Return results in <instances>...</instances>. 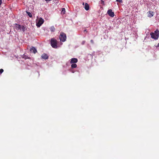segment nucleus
<instances>
[{"instance_id": "obj_22", "label": "nucleus", "mask_w": 159, "mask_h": 159, "mask_svg": "<svg viewBox=\"0 0 159 159\" xmlns=\"http://www.w3.org/2000/svg\"><path fill=\"white\" fill-rule=\"evenodd\" d=\"M65 11V8H63V9H62V11Z\"/></svg>"}, {"instance_id": "obj_19", "label": "nucleus", "mask_w": 159, "mask_h": 159, "mask_svg": "<svg viewBox=\"0 0 159 159\" xmlns=\"http://www.w3.org/2000/svg\"><path fill=\"white\" fill-rule=\"evenodd\" d=\"M116 1L119 2H122V0H116Z\"/></svg>"}, {"instance_id": "obj_14", "label": "nucleus", "mask_w": 159, "mask_h": 159, "mask_svg": "<svg viewBox=\"0 0 159 159\" xmlns=\"http://www.w3.org/2000/svg\"><path fill=\"white\" fill-rule=\"evenodd\" d=\"M26 13L30 17H32V14L31 13L29 12L26 11Z\"/></svg>"}, {"instance_id": "obj_15", "label": "nucleus", "mask_w": 159, "mask_h": 159, "mask_svg": "<svg viewBox=\"0 0 159 159\" xmlns=\"http://www.w3.org/2000/svg\"><path fill=\"white\" fill-rule=\"evenodd\" d=\"M50 30L52 32H54L55 30V28L53 26L51 27L50 28Z\"/></svg>"}, {"instance_id": "obj_13", "label": "nucleus", "mask_w": 159, "mask_h": 159, "mask_svg": "<svg viewBox=\"0 0 159 159\" xmlns=\"http://www.w3.org/2000/svg\"><path fill=\"white\" fill-rule=\"evenodd\" d=\"M27 28L26 26H22V29L23 32L25 31L26 30H27Z\"/></svg>"}, {"instance_id": "obj_3", "label": "nucleus", "mask_w": 159, "mask_h": 159, "mask_svg": "<svg viewBox=\"0 0 159 159\" xmlns=\"http://www.w3.org/2000/svg\"><path fill=\"white\" fill-rule=\"evenodd\" d=\"M44 20L42 18H38L36 20V25L38 27H39L43 23Z\"/></svg>"}, {"instance_id": "obj_8", "label": "nucleus", "mask_w": 159, "mask_h": 159, "mask_svg": "<svg viewBox=\"0 0 159 159\" xmlns=\"http://www.w3.org/2000/svg\"><path fill=\"white\" fill-rule=\"evenodd\" d=\"M154 13L153 11H149L148 12V16L150 18H151L154 15Z\"/></svg>"}, {"instance_id": "obj_6", "label": "nucleus", "mask_w": 159, "mask_h": 159, "mask_svg": "<svg viewBox=\"0 0 159 159\" xmlns=\"http://www.w3.org/2000/svg\"><path fill=\"white\" fill-rule=\"evenodd\" d=\"M22 25L16 24L15 25V28L17 30H20V31L22 30Z\"/></svg>"}, {"instance_id": "obj_18", "label": "nucleus", "mask_w": 159, "mask_h": 159, "mask_svg": "<svg viewBox=\"0 0 159 159\" xmlns=\"http://www.w3.org/2000/svg\"><path fill=\"white\" fill-rule=\"evenodd\" d=\"M85 41H83L82 42V43H81L82 44L84 45L85 43Z\"/></svg>"}, {"instance_id": "obj_12", "label": "nucleus", "mask_w": 159, "mask_h": 159, "mask_svg": "<svg viewBox=\"0 0 159 159\" xmlns=\"http://www.w3.org/2000/svg\"><path fill=\"white\" fill-rule=\"evenodd\" d=\"M71 67L72 68H75L77 67V65L75 63L71 64Z\"/></svg>"}, {"instance_id": "obj_4", "label": "nucleus", "mask_w": 159, "mask_h": 159, "mask_svg": "<svg viewBox=\"0 0 159 159\" xmlns=\"http://www.w3.org/2000/svg\"><path fill=\"white\" fill-rule=\"evenodd\" d=\"M59 39L62 42H65L66 41V34L63 32H61L59 36Z\"/></svg>"}, {"instance_id": "obj_23", "label": "nucleus", "mask_w": 159, "mask_h": 159, "mask_svg": "<svg viewBox=\"0 0 159 159\" xmlns=\"http://www.w3.org/2000/svg\"><path fill=\"white\" fill-rule=\"evenodd\" d=\"M84 32H87V31L86 30H84Z\"/></svg>"}, {"instance_id": "obj_5", "label": "nucleus", "mask_w": 159, "mask_h": 159, "mask_svg": "<svg viewBox=\"0 0 159 159\" xmlns=\"http://www.w3.org/2000/svg\"><path fill=\"white\" fill-rule=\"evenodd\" d=\"M107 13L109 15V16L111 17H113L114 16V13L112 11L111 9L108 10L107 11Z\"/></svg>"}, {"instance_id": "obj_17", "label": "nucleus", "mask_w": 159, "mask_h": 159, "mask_svg": "<svg viewBox=\"0 0 159 159\" xmlns=\"http://www.w3.org/2000/svg\"><path fill=\"white\" fill-rule=\"evenodd\" d=\"M28 57L27 56H26L25 55L23 57V58H25V59H27L28 58Z\"/></svg>"}, {"instance_id": "obj_9", "label": "nucleus", "mask_w": 159, "mask_h": 159, "mask_svg": "<svg viewBox=\"0 0 159 159\" xmlns=\"http://www.w3.org/2000/svg\"><path fill=\"white\" fill-rule=\"evenodd\" d=\"M30 51L31 52H33L34 53H35L37 52L36 49L33 47H31L30 49Z\"/></svg>"}, {"instance_id": "obj_16", "label": "nucleus", "mask_w": 159, "mask_h": 159, "mask_svg": "<svg viewBox=\"0 0 159 159\" xmlns=\"http://www.w3.org/2000/svg\"><path fill=\"white\" fill-rule=\"evenodd\" d=\"M3 72V69H0V75L2 74Z\"/></svg>"}, {"instance_id": "obj_7", "label": "nucleus", "mask_w": 159, "mask_h": 159, "mask_svg": "<svg viewBox=\"0 0 159 159\" xmlns=\"http://www.w3.org/2000/svg\"><path fill=\"white\" fill-rule=\"evenodd\" d=\"M78 62V59L76 58H72L70 60V62L71 64L76 63Z\"/></svg>"}, {"instance_id": "obj_21", "label": "nucleus", "mask_w": 159, "mask_h": 159, "mask_svg": "<svg viewBox=\"0 0 159 159\" xmlns=\"http://www.w3.org/2000/svg\"><path fill=\"white\" fill-rule=\"evenodd\" d=\"M70 71L71 72L73 73H74V71H73L72 70H70Z\"/></svg>"}, {"instance_id": "obj_2", "label": "nucleus", "mask_w": 159, "mask_h": 159, "mask_svg": "<svg viewBox=\"0 0 159 159\" xmlns=\"http://www.w3.org/2000/svg\"><path fill=\"white\" fill-rule=\"evenodd\" d=\"M150 34L152 39L156 40L159 37V31L158 30H157L154 32L151 33Z\"/></svg>"}, {"instance_id": "obj_24", "label": "nucleus", "mask_w": 159, "mask_h": 159, "mask_svg": "<svg viewBox=\"0 0 159 159\" xmlns=\"http://www.w3.org/2000/svg\"><path fill=\"white\" fill-rule=\"evenodd\" d=\"M61 45L62 44V43L61 42L60 43Z\"/></svg>"}, {"instance_id": "obj_1", "label": "nucleus", "mask_w": 159, "mask_h": 159, "mask_svg": "<svg viewBox=\"0 0 159 159\" xmlns=\"http://www.w3.org/2000/svg\"><path fill=\"white\" fill-rule=\"evenodd\" d=\"M51 44L52 47L54 48H57L60 47L57 41L54 38H52L51 40Z\"/></svg>"}, {"instance_id": "obj_25", "label": "nucleus", "mask_w": 159, "mask_h": 159, "mask_svg": "<svg viewBox=\"0 0 159 159\" xmlns=\"http://www.w3.org/2000/svg\"><path fill=\"white\" fill-rule=\"evenodd\" d=\"M158 46L159 47V43L158 44Z\"/></svg>"}, {"instance_id": "obj_10", "label": "nucleus", "mask_w": 159, "mask_h": 159, "mask_svg": "<svg viewBox=\"0 0 159 159\" xmlns=\"http://www.w3.org/2000/svg\"><path fill=\"white\" fill-rule=\"evenodd\" d=\"M41 57L42 58L47 59L48 58V56L46 54L44 53L42 55Z\"/></svg>"}, {"instance_id": "obj_11", "label": "nucleus", "mask_w": 159, "mask_h": 159, "mask_svg": "<svg viewBox=\"0 0 159 159\" xmlns=\"http://www.w3.org/2000/svg\"><path fill=\"white\" fill-rule=\"evenodd\" d=\"M84 8L86 10L88 11L89 9V4L87 3H85V6H84Z\"/></svg>"}, {"instance_id": "obj_20", "label": "nucleus", "mask_w": 159, "mask_h": 159, "mask_svg": "<svg viewBox=\"0 0 159 159\" xmlns=\"http://www.w3.org/2000/svg\"><path fill=\"white\" fill-rule=\"evenodd\" d=\"M90 42L92 44H93L94 43L93 41V40H90Z\"/></svg>"}]
</instances>
